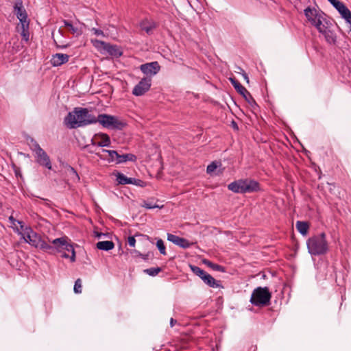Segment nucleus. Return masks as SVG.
<instances>
[{
	"label": "nucleus",
	"mask_w": 351,
	"mask_h": 351,
	"mask_svg": "<svg viewBox=\"0 0 351 351\" xmlns=\"http://www.w3.org/2000/svg\"><path fill=\"white\" fill-rule=\"evenodd\" d=\"M130 253L133 257L135 258L143 256V254L136 250H130Z\"/></svg>",
	"instance_id": "58836bf2"
},
{
	"label": "nucleus",
	"mask_w": 351,
	"mask_h": 351,
	"mask_svg": "<svg viewBox=\"0 0 351 351\" xmlns=\"http://www.w3.org/2000/svg\"><path fill=\"white\" fill-rule=\"evenodd\" d=\"M97 122L104 128L109 130H123L126 123L119 117L107 114H99L97 116Z\"/></svg>",
	"instance_id": "423d86ee"
},
{
	"label": "nucleus",
	"mask_w": 351,
	"mask_h": 351,
	"mask_svg": "<svg viewBox=\"0 0 351 351\" xmlns=\"http://www.w3.org/2000/svg\"><path fill=\"white\" fill-rule=\"evenodd\" d=\"M67 237L58 238L52 241L53 250L56 248L58 251L64 250L71 253L70 256L71 262L73 263L75 261V252L72 244L67 242Z\"/></svg>",
	"instance_id": "6e6552de"
},
{
	"label": "nucleus",
	"mask_w": 351,
	"mask_h": 351,
	"mask_svg": "<svg viewBox=\"0 0 351 351\" xmlns=\"http://www.w3.org/2000/svg\"><path fill=\"white\" fill-rule=\"evenodd\" d=\"M156 246L160 251V254L162 255H166V248L164 244V241L161 239H158L156 241Z\"/></svg>",
	"instance_id": "473e14b6"
},
{
	"label": "nucleus",
	"mask_w": 351,
	"mask_h": 351,
	"mask_svg": "<svg viewBox=\"0 0 351 351\" xmlns=\"http://www.w3.org/2000/svg\"><path fill=\"white\" fill-rule=\"evenodd\" d=\"M91 31L95 34L96 36H104V34L103 31L101 29H97V28H92Z\"/></svg>",
	"instance_id": "a19ab883"
},
{
	"label": "nucleus",
	"mask_w": 351,
	"mask_h": 351,
	"mask_svg": "<svg viewBox=\"0 0 351 351\" xmlns=\"http://www.w3.org/2000/svg\"><path fill=\"white\" fill-rule=\"evenodd\" d=\"M136 160V156L132 154H119L116 159V163L120 164L123 162H125L127 161H132L134 162Z\"/></svg>",
	"instance_id": "412c9836"
},
{
	"label": "nucleus",
	"mask_w": 351,
	"mask_h": 351,
	"mask_svg": "<svg viewBox=\"0 0 351 351\" xmlns=\"http://www.w3.org/2000/svg\"><path fill=\"white\" fill-rule=\"evenodd\" d=\"M204 263L215 271H224V269L222 266L217 265V264L213 263L210 261L204 260Z\"/></svg>",
	"instance_id": "7c9ffc66"
},
{
	"label": "nucleus",
	"mask_w": 351,
	"mask_h": 351,
	"mask_svg": "<svg viewBox=\"0 0 351 351\" xmlns=\"http://www.w3.org/2000/svg\"><path fill=\"white\" fill-rule=\"evenodd\" d=\"M141 30L145 31L147 34L151 35L154 29L157 27L156 23L152 20L145 19L143 20L139 24Z\"/></svg>",
	"instance_id": "2eb2a0df"
},
{
	"label": "nucleus",
	"mask_w": 351,
	"mask_h": 351,
	"mask_svg": "<svg viewBox=\"0 0 351 351\" xmlns=\"http://www.w3.org/2000/svg\"><path fill=\"white\" fill-rule=\"evenodd\" d=\"M339 12V14H342L348 8L344 5L343 3L338 1V0H328Z\"/></svg>",
	"instance_id": "393cba45"
},
{
	"label": "nucleus",
	"mask_w": 351,
	"mask_h": 351,
	"mask_svg": "<svg viewBox=\"0 0 351 351\" xmlns=\"http://www.w3.org/2000/svg\"><path fill=\"white\" fill-rule=\"evenodd\" d=\"M62 256L63 258H70V256H69V255L68 254H66V253H63V254H62Z\"/></svg>",
	"instance_id": "864d4df0"
},
{
	"label": "nucleus",
	"mask_w": 351,
	"mask_h": 351,
	"mask_svg": "<svg viewBox=\"0 0 351 351\" xmlns=\"http://www.w3.org/2000/svg\"><path fill=\"white\" fill-rule=\"evenodd\" d=\"M323 20H324V18L319 19V20L317 21V22L314 25V26L316 27V28L317 29L319 32L321 33L322 34H324V31H327L330 29V27L328 26H327L326 24L323 23Z\"/></svg>",
	"instance_id": "a878e982"
},
{
	"label": "nucleus",
	"mask_w": 351,
	"mask_h": 351,
	"mask_svg": "<svg viewBox=\"0 0 351 351\" xmlns=\"http://www.w3.org/2000/svg\"><path fill=\"white\" fill-rule=\"evenodd\" d=\"M167 240L184 249L189 248L191 245V243L186 239L171 233L167 234Z\"/></svg>",
	"instance_id": "4468645a"
},
{
	"label": "nucleus",
	"mask_w": 351,
	"mask_h": 351,
	"mask_svg": "<svg viewBox=\"0 0 351 351\" xmlns=\"http://www.w3.org/2000/svg\"><path fill=\"white\" fill-rule=\"evenodd\" d=\"M67 170H68V172H69V174L71 178L74 182H78L80 180V176L74 168L69 166Z\"/></svg>",
	"instance_id": "c756f323"
},
{
	"label": "nucleus",
	"mask_w": 351,
	"mask_h": 351,
	"mask_svg": "<svg viewBox=\"0 0 351 351\" xmlns=\"http://www.w3.org/2000/svg\"><path fill=\"white\" fill-rule=\"evenodd\" d=\"M271 293L267 287L254 289L250 302L255 306H266L270 304Z\"/></svg>",
	"instance_id": "39448f33"
},
{
	"label": "nucleus",
	"mask_w": 351,
	"mask_h": 351,
	"mask_svg": "<svg viewBox=\"0 0 351 351\" xmlns=\"http://www.w3.org/2000/svg\"><path fill=\"white\" fill-rule=\"evenodd\" d=\"M95 235L97 238H100L101 236L104 235L103 233H99L98 232H95Z\"/></svg>",
	"instance_id": "3c124183"
},
{
	"label": "nucleus",
	"mask_w": 351,
	"mask_h": 351,
	"mask_svg": "<svg viewBox=\"0 0 351 351\" xmlns=\"http://www.w3.org/2000/svg\"><path fill=\"white\" fill-rule=\"evenodd\" d=\"M323 35L324 36L326 41L330 45H335L337 43V35L336 34L329 29L327 31H324Z\"/></svg>",
	"instance_id": "4be33fe9"
},
{
	"label": "nucleus",
	"mask_w": 351,
	"mask_h": 351,
	"mask_svg": "<svg viewBox=\"0 0 351 351\" xmlns=\"http://www.w3.org/2000/svg\"><path fill=\"white\" fill-rule=\"evenodd\" d=\"M308 252L313 256L324 255L328 251V244L324 232L310 237L306 241Z\"/></svg>",
	"instance_id": "f03ea898"
},
{
	"label": "nucleus",
	"mask_w": 351,
	"mask_h": 351,
	"mask_svg": "<svg viewBox=\"0 0 351 351\" xmlns=\"http://www.w3.org/2000/svg\"><path fill=\"white\" fill-rule=\"evenodd\" d=\"M16 16L19 21H21L22 19L27 18V14L26 11Z\"/></svg>",
	"instance_id": "49530a36"
},
{
	"label": "nucleus",
	"mask_w": 351,
	"mask_h": 351,
	"mask_svg": "<svg viewBox=\"0 0 351 351\" xmlns=\"http://www.w3.org/2000/svg\"><path fill=\"white\" fill-rule=\"evenodd\" d=\"M243 78L245 79V80L246 81V82L249 83V77H248L247 74L246 73L243 72Z\"/></svg>",
	"instance_id": "8fccbe9b"
},
{
	"label": "nucleus",
	"mask_w": 351,
	"mask_h": 351,
	"mask_svg": "<svg viewBox=\"0 0 351 351\" xmlns=\"http://www.w3.org/2000/svg\"><path fill=\"white\" fill-rule=\"evenodd\" d=\"M190 268L193 273L199 276L202 280L203 276L206 274L204 270L197 266L191 265Z\"/></svg>",
	"instance_id": "cd10ccee"
},
{
	"label": "nucleus",
	"mask_w": 351,
	"mask_h": 351,
	"mask_svg": "<svg viewBox=\"0 0 351 351\" xmlns=\"http://www.w3.org/2000/svg\"><path fill=\"white\" fill-rule=\"evenodd\" d=\"M304 14L313 25L315 24L317 20L323 19V16L316 10L311 9L309 7L304 10Z\"/></svg>",
	"instance_id": "f3484780"
},
{
	"label": "nucleus",
	"mask_w": 351,
	"mask_h": 351,
	"mask_svg": "<svg viewBox=\"0 0 351 351\" xmlns=\"http://www.w3.org/2000/svg\"><path fill=\"white\" fill-rule=\"evenodd\" d=\"M161 270H162V269L160 267H151V268L145 269L144 272L151 276H155L159 272H160Z\"/></svg>",
	"instance_id": "2f4dec72"
},
{
	"label": "nucleus",
	"mask_w": 351,
	"mask_h": 351,
	"mask_svg": "<svg viewBox=\"0 0 351 351\" xmlns=\"http://www.w3.org/2000/svg\"><path fill=\"white\" fill-rule=\"evenodd\" d=\"M140 69L147 77L151 78L160 71V66L157 61H154L141 64Z\"/></svg>",
	"instance_id": "9b49d317"
},
{
	"label": "nucleus",
	"mask_w": 351,
	"mask_h": 351,
	"mask_svg": "<svg viewBox=\"0 0 351 351\" xmlns=\"http://www.w3.org/2000/svg\"><path fill=\"white\" fill-rule=\"evenodd\" d=\"M94 43L97 44L96 46L101 45L103 49L106 50L109 54L114 56L116 57L121 56L122 55L121 51L116 45H112L109 43H106L104 41L95 40Z\"/></svg>",
	"instance_id": "ddd939ff"
},
{
	"label": "nucleus",
	"mask_w": 351,
	"mask_h": 351,
	"mask_svg": "<svg viewBox=\"0 0 351 351\" xmlns=\"http://www.w3.org/2000/svg\"><path fill=\"white\" fill-rule=\"evenodd\" d=\"M21 32V35L22 36L23 40L25 42H28L29 39V27L27 28H21L19 30Z\"/></svg>",
	"instance_id": "72a5a7b5"
},
{
	"label": "nucleus",
	"mask_w": 351,
	"mask_h": 351,
	"mask_svg": "<svg viewBox=\"0 0 351 351\" xmlns=\"http://www.w3.org/2000/svg\"><path fill=\"white\" fill-rule=\"evenodd\" d=\"M228 189L236 193H247L261 190L260 184L252 179H240L230 183Z\"/></svg>",
	"instance_id": "7ed1b4c3"
},
{
	"label": "nucleus",
	"mask_w": 351,
	"mask_h": 351,
	"mask_svg": "<svg viewBox=\"0 0 351 351\" xmlns=\"http://www.w3.org/2000/svg\"><path fill=\"white\" fill-rule=\"evenodd\" d=\"M22 48L23 46L21 45V43H19L18 40L14 43L13 49L15 52L20 51Z\"/></svg>",
	"instance_id": "ea45409f"
},
{
	"label": "nucleus",
	"mask_w": 351,
	"mask_h": 351,
	"mask_svg": "<svg viewBox=\"0 0 351 351\" xmlns=\"http://www.w3.org/2000/svg\"><path fill=\"white\" fill-rule=\"evenodd\" d=\"M98 138L97 137V134L94 135V136L90 140V146H97V143H98Z\"/></svg>",
	"instance_id": "c03bdc74"
},
{
	"label": "nucleus",
	"mask_w": 351,
	"mask_h": 351,
	"mask_svg": "<svg viewBox=\"0 0 351 351\" xmlns=\"http://www.w3.org/2000/svg\"><path fill=\"white\" fill-rule=\"evenodd\" d=\"M96 246L99 250L108 251L114 247V243L112 241H99L97 243Z\"/></svg>",
	"instance_id": "5701e85b"
},
{
	"label": "nucleus",
	"mask_w": 351,
	"mask_h": 351,
	"mask_svg": "<svg viewBox=\"0 0 351 351\" xmlns=\"http://www.w3.org/2000/svg\"><path fill=\"white\" fill-rule=\"evenodd\" d=\"M10 220L13 221V222H12V223H13V224H15V223H14V221H16V220H14V219L13 217H10ZM16 222H17L19 224H20V225H21V230H23L24 226H23V222H22V221H16Z\"/></svg>",
	"instance_id": "de8ad7c7"
},
{
	"label": "nucleus",
	"mask_w": 351,
	"mask_h": 351,
	"mask_svg": "<svg viewBox=\"0 0 351 351\" xmlns=\"http://www.w3.org/2000/svg\"><path fill=\"white\" fill-rule=\"evenodd\" d=\"M114 175L116 176V180L118 184L125 185V184H134L136 186H142L143 184V181L139 179H136L133 178H128L123 173L117 171L114 173Z\"/></svg>",
	"instance_id": "f8f14e48"
},
{
	"label": "nucleus",
	"mask_w": 351,
	"mask_h": 351,
	"mask_svg": "<svg viewBox=\"0 0 351 351\" xmlns=\"http://www.w3.org/2000/svg\"><path fill=\"white\" fill-rule=\"evenodd\" d=\"M176 323H177V321L176 319H174L173 318H171V319H170L171 327L174 326Z\"/></svg>",
	"instance_id": "09e8293b"
},
{
	"label": "nucleus",
	"mask_w": 351,
	"mask_h": 351,
	"mask_svg": "<svg viewBox=\"0 0 351 351\" xmlns=\"http://www.w3.org/2000/svg\"><path fill=\"white\" fill-rule=\"evenodd\" d=\"M343 19H344L348 25V28L351 31V12L348 8L344 12L341 14Z\"/></svg>",
	"instance_id": "c85d7f7f"
},
{
	"label": "nucleus",
	"mask_w": 351,
	"mask_h": 351,
	"mask_svg": "<svg viewBox=\"0 0 351 351\" xmlns=\"http://www.w3.org/2000/svg\"><path fill=\"white\" fill-rule=\"evenodd\" d=\"M97 156H98L101 159L106 160L110 162L116 161L118 153L114 150L102 149L101 153H97Z\"/></svg>",
	"instance_id": "dca6fc26"
},
{
	"label": "nucleus",
	"mask_w": 351,
	"mask_h": 351,
	"mask_svg": "<svg viewBox=\"0 0 351 351\" xmlns=\"http://www.w3.org/2000/svg\"><path fill=\"white\" fill-rule=\"evenodd\" d=\"M22 230L24 232L22 236L26 243L46 252H52L53 251V247L43 240L40 236L35 232L31 228L25 227V228H23Z\"/></svg>",
	"instance_id": "20e7f679"
},
{
	"label": "nucleus",
	"mask_w": 351,
	"mask_h": 351,
	"mask_svg": "<svg viewBox=\"0 0 351 351\" xmlns=\"http://www.w3.org/2000/svg\"><path fill=\"white\" fill-rule=\"evenodd\" d=\"M97 123V117L93 113L92 109L81 107L75 108L64 119V123L69 129L84 127Z\"/></svg>",
	"instance_id": "f257e3e1"
},
{
	"label": "nucleus",
	"mask_w": 351,
	"mask_h": 351,
	"mask_svg": "<svg viewBox=\"0 0 351 351\" xmlns=\"http://www.w3.org/2000/svg\"><path fill=\"white\" fill-rule=\"evenodd\" d=\"M84 148L88 149V151L90 154H95L97 155V153H98L96 149H93V146L91 147L90 145H86Z\"/></svg>",
	"instance_id": "a18cd8bd"
},
{
	"label": "nucleus",
	"mask_w": 351,
	"mask_h": 351,
	"mask_svg": "<svg viewBox=\"0 0 351 351\" xmlns=\"http://www.w3.org/2000/svg\"><path fill=\"white\" fill-rule=\"evenodd\" d=\"M296 228L298 231L302 235L305 236L308 233L309 224L306 221H298L296 222Z\"/></svg>",
	"instance_id": "b1692460"
},
{
	"label": "nucleus",
	"mask_w": 351,
	"mask_h": 351,
	"mask_svg": "<svg viewBox=\"0 0 351 351\" xmlns=\"http://www.w3.org/2000/svg\"><path fill=\"white\" fill-rule=\"evenodd\" d=\"M82 280L80 278H77L74 285V292L75 293H82Z\"/></svg>",
	"instance_id": "c9c22d12"
},
{
	"label": "nucleus",
	"mask_w": 351,
	"mask_h": 351,
	"mask_svg": "<svg viewBox=\"0 0 351 351\" xmlns=\"http://www.w3.org/2000/svg\"><path fill=\"white\" fill-rule=\"evenodd\" d=\"M29 27V21L27 18L22 19L21 21H19V23L18 24L16 28L18 30L21 28H27Z\"/></svg>",
	"instance_id": "f704fd0d"
},
{
	"label": "nucleus",
	"mask_w": 351,
	"mask_h": 351,
	"mask_svg": "<svg viewBox=\"0 0 351 351\" xmlns=\"http://www.w3.org/2000/svg\"><path fill=\"white\" fill-rule=\"evenodd\" d=\"M69 56L64 53H56L53 55L51 60V63L53 66H60L69 61Z\"/></svg>",
	"instance_id": "a211bd4d"
},
{
	"label": "nucleus",
	"mask_w": 351,
	"mask_h": 351,
	"mask_svg": "<svg viewBox=\"0 0 351 351\" xmlns=\"http://www.w3.org/2000/svg\"><path fill=\"white\" fill-rule=\"evenodd\" d=\"M31 142V149L34 152H35L36 162L40 165L51 170L52 169V166L49 156L47 155L46 152L40 147L36 141L32 139Z\"/></svg>",
	"instance_id": "0eeeda50"
},
{
	"label": "nucleus",
	"mask_w": 351,
	"mask_h": 351,
	"mask_svg": "<svg viewBox=\"0 0 351 351\" xmlns=\"http://www.w3.org/2000/svg\"><path fill=\"white\" fill-rule=\"evenodd\" d=\"M230 81L232 84V85L234 86V88L236 89V90L241 95L245 100L252 107H256L257 104L255 101V99L253 98L252 95L250 93V92L244 87L243 86L238 80H237L235 78H230Z\"/></svg>",
	"instance_id": "1a4fd4ad"
},
{
	"label": "nucleus",
	"mask_w": 351,
	"mask_h": 351,
	"mask_svg": "<svg viewBox=\"0 0 351 351\" xmlns=\"http://www.w3.org/2000/svg\"><path fill=\"white\" fill-rule=\"evenodd\" d=\"M143 260L147 261L149 258V254H143V256H141Z\"/></svg>",
	"instance_id": "603ef678"
},
{
	"label": "nucleus",
	"mask_w": 351,
	"mask_h": 351,
	"mask_svg": "<svg viewBox=\"0 0 351 351\" xmlns=\"http://www.w3.org/2000/svg\"><path fill=\"white\" fill-rule=\"evenodd\" d=\"M202 280L210 287L217 288L221 287L220 282L219 281H217L211 275H210L208 273H206L203 276Z\"/></svg>",
	"instance_id": "aec40b11"
},
{
	"label": "nucleus",
	"mask_w": 351,
	"mask_h": 351,
	"mask_svg": "<svg viewBox=\"0 0 351 351\" xmlns=\"http://www.w3.org/2000/svg\"><path fill=\"white\" fill-rule=\"evenodd\" d=\"M217 167L218 165L216 162H212L210 165L207 166L206 172L208 173H211L217 168Z\"/></svg>",
	"instance_id": "4c0bfd02"
},
{
	"label": "nucleus",
	"mask_w": 351,
	"mask_h": 351,
	"mask_svg": "<svg viewBox=\"0 0 351 351\" xmlns=\"http://www.w3.org/2000/svg\"><path fill=\"white\" fill-rule=\"evenodd\" d=\"M97 137L98 138V143H97V146L98 147H109L111 144V141L110 136L105 133H98L97 134Z\"/></svg>",
	"instance_id": "6ab92c4d"
},
{
	"label": "nucleus",
	"mask_w": 351,
	"mask_h": 351,
	"mask_svg": "<svg viewBox=\"0 0 351 351\" xmlns=\"http://www.w3.org/2000/svg\"><path fill=\"white\" fill-rule=\"evenodd\" d=\"M128 244L130 245V246L134 247L135 243H136V239H135L134 237H132V236L129 237L128 239Z\"/></svg>",
	"instance_id": "79ce46f5"
},
{
	"label": "nucleus",
	"mask_w": 351,
	"mask_h": 351,
	"mask_svg": "<svg viewBox=\"0 0 351 351\" xmlns=\"http://www.w3.org/2000/svg\"><path fill=\"white\" fill-rule=\"evenodd\" d=\"M152 78L145 77L134 87L132 94L135 96H141L145 94L151 88Z\"/></svg>",
	"instance_id": "9d476101"
},
{
	"label": "nucleus",
	"mask_w": 351,
	"mask_h": 351,
	"mask_svg": "<svg viewBox=\"0 0 351 351\" xmlns=\"http://www.w3.org/2000/svg\"><path fill=\"white\" fill-rule=\"evenodd\" d=\"M25 9L23 8L22 0H16L14 5V12L16 15L25 12Z\"/></svg>",
	"instance_id": "bb28decb"
},
{
	"label": "nucleus",
	"mask_w": 351,
	"mask_h": 351,
	"mask_svg": "<svg viewBox=\"0 0 351 351\" xmlns=\"http://www.w3.org/2000/svg\"><path fill=\"white\" fill-rule=\"evenodd\" d=\"M63 23L65 25V27H68L69 29V30L73 33V34H75L77 31V27H73V25L71 24V22L66 21V20H64L63 21Z\"/></svg>",
	"instance_id": "e433bc0d"
},
{
	"label": "nucleus",
	"mask_w": 351,
	"mask_h": 351,
	"mask_svg": "<svg viewBox=\"0 0 351 351\" xmlns=\"http://www.w3.org/2000/svg\"><path fill=\"white\" fill-rule=\"evenodd\" d=\"M143 206L147 209H152V208H158V205H156V204H152V203H147V202H145L144 204H143Z\"/></svg>",
	"instance_id": "37998d69"
}]
</instances>
